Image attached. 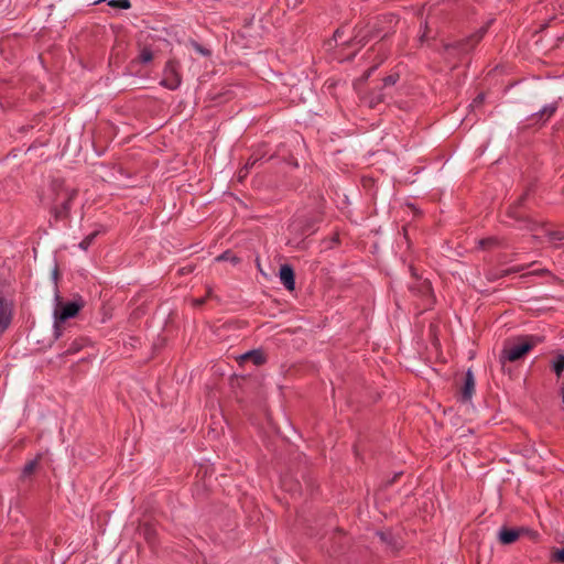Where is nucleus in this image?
Here are the masks:
<instances>
[{
  "label": "nucleus",
  "instance_id": "f8f14e48",
  "mask_svg": "<svg viewBox=\"0 0 564 564\" xmlns=\"http://www.w3.org/2000/svg\"><path fill=\"white\" fill-rule=\"evenodd\" d=\"M557 105L555 102L546 105L538 112L531 115L530 120L533 123L544 124L555 113Z\"/></svg>",
  "mask_w": 564,
  "mask_h": 564
},
{
  "label": "nucleus",
  "instance_id": "ddd939ff",
  "mask_svg": "<svg viewBox=\"0 0 564 564\" xmlns=\"http://www.w3.org/2000/svg\"><path fill=\"white\" fill-rule=\"evenodd\" d=\"M523 269H524V267L518 265V267H512L509 269H503L500 271H489L486 273V278L488 281H496V280L507 276L511 273H518V272L522 271Z\"/></svg>",
  "mask_w": 564,
  "mask_h": 564
},
{
  "label": "nucleus",
  "instance_id": "5701e85b",
  "mask_svg": "<svg viewBox=\"0 0 564 564\" xmlns=\"http://www.w3.org/2000/svg\"><path fill=\"white\" fill-rule=\"evenodd\" d=\"M479 247L482 249L492 248L499 245V240L495 237H488L479 240Z\"/></svg>",
  "mask_w": 564,
  "mask_h": 564
},
{
  "label": "nucleus",
  "instance_id": "a211bd4d",
  "mask_svg": "<svg viewBox=\"0 0 564 564\" xmlns=\"http://www.w3.org/2000/svg\"><path fill=\"white\" fill-rule=\"evenodd\" d=\"M86 339L84 338H77L74 341L70 343L68 348L64 351V355H74L77 354L83 349V347L86 345Z\"/></svg>",
  "mask_w": 564,
  "mask_h": 564
},
{
  "label": "nucleus",
  "instance_id": "cd10ccee",
  "mask_svg": "<svg viewBox=\"0 0 564 564\" xmlns=\"http://www.w3.org/2000/svg\"><path fill=\"white\" fill-rule=\"evenodd\" d=\"M417 290L422 295L431 294L432 293L431 283L427 280H424L419 283Z\"/></svg>",
  "mask_w": 564,
  "mask_h": 564
},
{
  "label": "nucleus",
  "instance_id": "e433bc0d",
  "mask_svg": "<svg viewBox=\"0 0 564 564\" xmlns=\"http://www.w3.org/2000/svg\"><path fill=\"white\" fill-rule=\"evenodd\" d=\"M340 34H341V33H340V31H339V30H337V31L334 33V39H335V41H338V39L340 37Z\"/></svg>",
  "mask_w": 564,
  "mask_h": 564
},
{
  "label": "nucleus",
  "instance_id": "393cba45",
  "mask_svg": "<svg viewBox=\"0 0 564 564\" xmlns=\"http://www.w3.org/2000/svg\"><path fill=\"white\" fill-rule=\"evenodd\" d=\"M139 59L141 63L147 64L153 59V53L150 48L144 47L139 55Z\"/></svg>",
  "mask_w": 564,
  "mask_h": 564
},
{
  "label": "nucleus",
  "instance_id": "4be33fe9",
  "mask_svg": "<svg viewBox=\"0 0 564 564\" xmlns=\"http://www.w3.org/2000/svg\"><path fill=\"white\" fill-rule=\"evenodd\" d=\"M107 2H108V6H110L112 8H117V9L127 10V9L131 8L130 0H109Z\"/></svg>",
  "mask_w": 564,
  "mask_h": 564
},
{
  "label": "nucleus",
  "instance_id": "f03ea898",
  "mask_svg": "<svg viewBox=\"0 0 564 564\" xmlns=\"http://www.w3.org/2000/svg\"><path fill=\"white\" fill-rule=\"evenodd\" d=\"M398 23L399 17L394 13L378 15L367 24L356 26L351 42L364 46L373 39H386L390 34L394 33Z\"/></svg>",
  "mask_w": 564,
  "mask_h": 564
},
{
  "label": "nucleus",
  "instance_id": "b1692460",
  "mask_svg": "<svg viewBox=\"0 0 564 564\" xmlns=\"http://www.w3.org/2000/svg\"><path fill=\"white\" fill-rule=\"evenodd\" d=\"M551 561L564 564V546L562 549H554L552 551Z\"/></svg>",
  "mask_w": 564,
  "mask_h": 564
},
{
  "label": "nucleus",
  "instance_id": "423d86ee",
  "mask_svg": "<svg viewBox=\"0 0 564 564\" xmlns=\"http://www.w3.org/2000/svg\"><path fill=\"white\" fill-rule=\"evenodd\" d=\"M180 67L181 66L177 61H167L163 70V79L161 80V85L170 90L177 89L182 83Z\"/></svg>",
  "mask_w": 564,
  "mask_h": 564
},
{
  "label": "nucleus",
  "instance_id": "412c9836",
  "mask_svg": "<svg viewBox=\"0 0 564 564\" xmlns=\"http://www.w3.org/2000/svg\"><path fill=\"white\" fill-rule=\"evenodd\" d=\"M36 467H37V459L30 460L29 463H26L24 465L22 473H21V477L22 478L30 477L34 473Z\"/></svg>",
  "mask_w": 564,
  "mask_h": 564
},
{
  "label": "nucleus",
  "instance_id": "9d476101",
  "mask_svg": "<svg viewBox=\"0 0 564 564\" xmlns=\"http://www.w3.org/2000/svg\"><path fill=\"white\" fill-rule=\"evenodd\" d=\"M280 281L288 291L295 289V273L290 264H282L279 272Z\"/></svg>",
  "mask_w": 564,
  "mask_h": 564
},
{
  "label": "nucleus",
  "instance_id": "4c0bfd02",
  "mask_svg": "<svg viewBox=\"0 0 564 564\" xmlns=\"http://www.w3.org/2000/svg\"><path fill=\"white\" fill-rule=\"evenodd\" d=\"M247 175H245V171L241 172V170L239 171V180H242L243 177H246Z\"/></svg>",
  "mask_w": 564,
  "mask_h": 564
},
{
  "label": "nucleus",
  "instance_id": "20e7f679",
  "mask_svg": "<svg viewBox=\"0 0 564 564\" xmlns=\"http://www.w3.org/2000/svg\"><path fill=\"white\" fill-rule=\"evenodd\" d=\"M529 193L530 188H528L512 205L509 206L507 209V216L518 221L520 224V228L535 231L541 224L521 212Z\"/></svg>",
  "mask_w": 564,
  "mask_h": 564
},
{
  "label": "nucleus",
  "instance_id": "6e6552de",
  "mask_svg": "<svg viewBox=\"0 0 564 564\" xmlns=\"http://www.w3.org/2000/svg\"><path fill=\"white\" fill-rule=\"evenodd\" d=\"M13 302L0 295V334L4 333L13 317Z\"/></svg>",
  "mask_w": 564,
  "mask_h": 564
},
{
  "label": "nucleus",
  "instance_id": "a878e982",
  "mask_svg": "<svg viewBox=\"0 0 564 564\" xmlns=\"http://www.w3.org/2000/svg\"><path fill=\"white\" fill-rule=\"evenodd\" d=\"M400 76L398 73H393V74H390L388 76H386L382 82H383V87H389V86H393L397 84V82L399 80Z\"/></svg>",
  "mask_w": 564,
  "mask_h": 564
},
{
  "label": "nucleus",
  "instance_id": "c9c22d12",
  "mask_svg": "<svg viewBox=\"0 0 564 564\" xmlns=\"http://www.w3.org/2000/svg\"><path fill=\"white\" fill-rule=\"evenodd\" d=\"M376 67H377V66H372V67H370V68L366 72V74H365V78H368V77L371 75V73L376 69Z\"/></svg>",
  "mask_w": 564,
  "mask_h": 564
},
{
  "label": "nucleus",
  "instance_id": "f3484780",
  "mask_svg": "<svg viewBox=\"0 0 564 564\" xmlns=\"http://www.w3.org/2000/svg\"><path fill=\"white\" fill-rule=\"evenodd\" d=\"M546 237L551 242L554 243L555 248H561L562 245L560 242H564V231L563 230H546Z\"/></svg>",
  "mask_w": 564,
  "mask_h": 564
},
{
  "label": "nucleus",
  "instance_id": "aec40b11",
  "mask_svg": "<svg viewBox=\"0 0 564 564\" xmlns=\"http://www.w3.org/2000/svg\"><path fill=\"white\" fill-rule=\"evenodd\" d=\"M142 533L145 538V540L153 544L155 542L156 532L150 524H144L142 528Z\"/></svg>",
  "mask_w": 564,
  "mask_h": 564
},
{
  "label": "nucleus",
  "instance_id": "473e14b6",
  "mask_svg": "<svg viewBox=\"0 0 564 564\" xmlns=\"http://www.w3.org/2000/svg\"><path fill=\"white\" fill-rule=\"evenodd\" d=\"M205 301H206L205 297H200V299H195L193 303L195 306H200L205 303Z\"/></svg>",
  "mask_w": 564,
  "mask_h": 564
},
{
  "label": "nucleus",
  "instance_id": "0eeeda50",
  "mask_svg": "<svg viewBox=\"0 0 564 564\" xmlns=\"http://www.w3.org/2000/svg\"><path fill=\"white\" fill-rule=\"evenodd\" d=\"M486 33V29L481 28L476 33L471 34L470 36L463 39L460 41H456L454 43H448L444 45V50L446 52L453 50L457 51L458 53H467L470 51L477 43L480 42L484 34Z\"/></svg>",
  "mask_w": 564,
  "mask_h": 564
},
{
  "label": "nucleus",
  "instance_id": "4468645a",
  "mask_svg": "<svg viewBox=\"0 0 564 564\" xmlns=\"http://www.w3.org/2000/svg\"><path fill=\"white\" fill-rule=\"evenodd\" d=\"M242 361L250 360L256 366H261L265 362V355L261 350H250L243 354L241 357Z\"/></svg>",
  "mask_w": 564,
  "mask_h": 564
},
{
  "label": "nucleus",
  "instance_id": "bb28decb",
  "mask_svg": "<svg viewBox=\"0 0 564 564\" xmlns=\"http://www.w3.org/2000/svg\"><path fill=\"white\" fill-rule=\"evenodd\" d=\"M259 160H260V156H256L254 154H252L248 159V161L245 164V166L241 169V172L245 171V175H248L249 170L252 169Z\"/></svg>",
  "mask_w": 564,
  "mask_h": 564
},
{
  "label": "nucleus",
  "instance_id": "6ab92c4d",
  "mask_svg": "<svg viewBox=\"0 0 564 564\" xmlns=\"http://www.w3.org/2000/svg\"><path fill=\"white\" fill-rule=\"evenodd\" d=\"M100 234L99 230H95L94 232L89 234L88 236H86L80 242H79V248L82 250H88V248L93 245L94 240L96 239V237Z\"/></svg>",
  "mask_w": 564,
  "mask_h": 564
},
{
  "label": "nucleus",
  "instance_id": "f257e3e1",
  "mask_svg": "<svg viewBox=\"0 0 564 564\" xmlns=\"http://www.w3.org/2000/svg\"><path fill=\"white\" fill-rule=\"evenodd\" d=\"M77 196L78 189L67 186L64 180L54 178L51 181L47 195L41 199L50 212L51 226L69 219L72 205Z\"/></svg>",
  "mask_w": 564,
  "mask_h": 564
},
{
  "label": "nucleus",
  "instance_id": "9b49d317",
  "mask_svg": "<svg viewBox=\"0 0 564 564\" xmlns=\"http://www.w3.org/2000/svg\"><path fill=\"white\" fill-rule=\"evenodd\" d=\"M522 529L502 527L498 532V540L503 545L514 543L521 535Z\"/></svg>",
  "mask_w": 564,
  "mask_h": 564
},
{
  "label": "nucleus",
  "instance_id": "2eb2a0df",
  "mask_svg": "<svg viewBox=\"0 0 564 564\" xmlns=\"http://www.w3.org/2000/svg\"><path fill=\"white\" fill-rule=\"evenodd\" d=\"M384 94L382 93V88L378 91H371L368 96L364 98L365 102L368 104L370 108H376L378 105L384 101Z\"/></svg>",
  "mask_w": 564,
  "mask_h": 564
},
{
  "label": "nucleus",
  "instance_id": "1a4fd4ad",
  "mask_svg": "<svg viewBox=\"0 0 564 564\" xmlns=\"http://www.w3.org/2000/svg\"><path fill=\"white\" fill-rule=\"evenodd\" d=\"M475 377L471 369H468L463 379V386L459 390V400L464 403L469 402L475 393Z\"/></svg>",
  "mask_w": 564,
  "mask_h": 564
},
{
  "label": "nucleus",
  "instance_id": "dca6fc26",
  "mask_svg": "<svg viewBox=\"0 0 564 564\" xmlns=\"http://www.w3.org/2000/svg\"><path fill=\"white\" fill-rule=\"evenodd\" d=\"M552 370L557 378L562 376L564 370V352L557 354L551 362Z\"/></svg>",
  "mask_w": 564,
  "mask_h": 564
},
{
  "label": "nucleus",
  "instance_id": "7c9ffc66",
  "mask_svg": "<svg viewBox=\"0 0 564 564\" xmlns=\"http://www.w3.org/2000/svg\"><path fill=\"white\" fill-rule=\"evenodd\" d=\"M194 48H195L198 53H200L202 55H204V56H209V55H210V51H209V50H207V48H205V47H203V46H202L200 44H198V43H194Z\"/></svg>",
  "mask_w": 564,
  "mask_h": 564
},
{
  "label": "nucleus",
  "instance_id": "2f4dec72",
  "mask_svg": "<svg viewBox=\"0 0 564 564\" xmlns=\"http://www.w3.org/2000/svg\"><path fill=\"white\" fill-rule=\"evenodd\" d=\"M550 271L547 269H540V270H536L533 272V274L535 275H544V274H549Z\"/></svg>",
  "mask_w": 564,
  "mask_h": 564
},
{
  "label": "nucleus",
  "instance_id": "c85d7f7f",
  "mask_svg": "<svg viewBox=\"0 0 564 564\" xmlns=\"http://www.w3.org/2000/svg\"><path fill=\"white\" fill-rule=\"evenodd\" d=\"M217 260L218 261H221V260H230L232 263L237 264L240 262V259L236 256H232L230 253V251H226L224 253H221L219 257H217Z\"/></svg>",
  "mask_w": 564,
  "mask_h": 564
},
{
  "label": "nucleus",
  "instance_id": "39448f33",
  "mask_svg": "<svg viewBox=\"0 0 564 564\" xmlns=\"http://www.w3.org/2000/svg\"><path fill=\"white\" fill-rule=\"evenodd\" d=\"M55 300L56 304L53 315L57 322H66L67 319L75 317L84 306V302L82 300L64 303L58 295L55 296Z\"/></svg>",
  "mask_w": 564,
  "mask_h": 564
},
{
  "label": "nucleus",
  "instance_id": "7ed1b4c3",
  "mask_svg": "<svg viewBox=\"0 0 564 564\" xmlns=\"http://www.w3.org/2000/svg\"><path fill=\"white\" fill-rule=\"evenodd\" d=\"M541 341L542 339L539 336H519L514 338L512 341L505 344L503 349L500 352V361L502 364H505L506 361H518Z\"/></svg>",
  "mask_w": 564,
  "mask_h": 564
},
{
  "label": "nucleus",
  "instance_id": "72a5a7b5",
  "mask_svg": "<svg viewBox=\"0 0 564 564\" xmlns=\"http://www.w3.org/2000/svg\"><path fill=\"white\" fill-rule=\"evenodd\" d=\"M485 99V96L484 94H479L475 99H474V104H481Z\"/></svg>",
  "mask_w": 564,
  "mask_h": 564
},
{
  "label": "nucleus",
  "instance_id": "f704fd0d",
  "mask_svg": "<svg viewBox=\"0 0 564 564\" xmlns=\"http://www.w3.org/2000/svg\"><path fill=\"white\" fill-rule=\"evenodd\" d=\"M424 28H425V30H427V24L426 23H425ZM425 36H426V31H424L423 34L419 39L421 44L424 42Z\"/></svg>",
  "mask_w": 564,
  "mask_h": 564
},
{
  "label": "nucleus",
  "instance_id": "c756f323",
  "mask_svg": "<svg viewBox=\"0 0 564 564\" xmlns=\"http://www.w3.org/2000/svg\"><path fill=\"white\" fill-rule=\"evenodd\" d=\"M64 322H57L55 318H54V338L55 339H58L61 336H62V324Z\"/></svg>",
  "mask_w": 564,
  "mask_h": 564
}]
</instances>
